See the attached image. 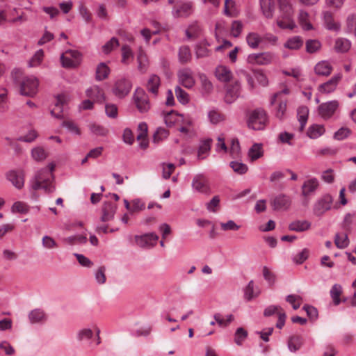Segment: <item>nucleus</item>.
<instances>
[{
    "label": "nucleus",
    "mask_w": 356,
    "mask_h": 356,
    "mask_svg": "<svg viewBox=\"0 0 356 356\" xmlns=\"http://www.w3.org/2000/svg\"><path fill=\"white\" fill-rule=\"evenodd\" d=\"M55 169V164L50 163L46 168L38 170L34 177L32 188L34 190L42 189L47 193H52L55 190L53 185V172Z\"/></svg>",
    "instance_id": "obj_1"
},
{
    "label": "nucleus",
    "mask_w": 356,
    "mask_h": 356,
    "mask_svg": "<svg viewBox=\"0 0 356 356\" xmlns=\"http://www.w3.org/2000/svg\"><path fill=\"white\" fill-rule=\"evenodd\" d=\"M268 122L266 112L261 108H256L249 112L247 124L249 128L254 130H263Z\"/></svg>",
    "instance_id": "obj_2"
},
{
    "label": "nucleus",
    "mask_w": 356,
    "mask_h": 356,
    "mask_svg": "<svg viewBox=\"0 0 356 356\" xmlns=\"http://www.w3.org/2000/svg\"><path fill=\"white\" fill-rule=\"evenodd\" d=\"M281 17L277 20L278 26L282 29L292 30L296 27V23L293 19V10L291 5L289 3L284 4L280 3Z\"/></svg>",
    "instance_id": "obj_3"
},
{
    "label": "nucleus",
    "mask_w": 356,
    "mask_h": 356,
    "mask_svg": "<svg viewBox=\"0 0 356 356\" xmlns=\"http://www.w3.org/2000/svg\"><path fill=\"white\" fill-rule=\"evenodd\" d=\"M173 5L172 15L175 18L187 17L193 13V3L188 1L168 0Z\"/></svg>",
    "instance_id": "obj_4"
},
{
    "label": "nucleus",
    "mask_w": 356,
    "mask_h": 356,
    "mask_svg": "<svg viewBox=\"0 0 356 356\" xmlns=\"http://www.w3.org/2000/svg\"><path fill=\"white\" fill-rule=\"evenodd\" d=\"M334 197L329 193L321 196L313 205V213L317 217L323 216L332 209Z\"/></svg>",
    "instance_id": "obj_5"
},
{
    "label": "nucleus",
    "mask_w": 356,
    "mask_h": 356,
    "mask_svg": "<svg viewBox=\"0 0 356 356\" xmlns=\"http://www.w3.org/2000/svg\"><path fill=\"white\" fill-rule=\"evenodd\" d=\"M39 81L33 76H26L22 80L20 83V93L22 95L33 97L38 90Z\"/></svg>",
    "instance_id": "obj_6"
},
{
    "label": "nucleus",
    "mask_w": 356,
    "mask_h": 356,
    "mask_svg": "<svg viewBox=\"0 0 356 356\" xmlns=\"http://www.w3.org/2000/svg\"><path fill=\"white\" fill-rule=\"evenodd\" d=\"M131 88V81L128 78L121 76L115 81L112 92L117 97L122 99L128 95Z\"/></svg>",
    "instance_id": "obj_7"
},
{
    "label": "nucleus",
    "mask_w": 356,
    "mask_h": 356,
    "mask_svg": "<svg viewBox=\"0 0 356 356\" xmlns=\"http://www.w3.org/2000/svg\"><path fill=\"white\" fill-rule=\"evenodd\" d=\"M339 108V102L337 100H330L321 104L317 111L318 115L325 120L332 118Z\"/></svg>",
    "instance_id": "obj_8"
},
{
    "label": "nucleus",
    "mask_w": 356,
    "mask_h": 356,
    "mask_svg": "<svg viewBox=\"0 0 356 356\" xmlns=\"http://www.w3.org/2000/svg\"><path fill=\"white\" fill-rule=\"evenodd\" d=\"M275 58V54L270 51L253 53L248 56L247 62L251 65H268L273 62Z\"/></svg>",
    "instance_id": "obj_9"
},
{
    "label": "nucleus",
    "mask_w": 356,
    "mask_h": 356,
    "mask_svg": "<svg viewBox=\"0 0 356 356\" xmlns=\"http://www.w3.org/2000/svg\"><path fill=\"white\" fill-rule=\"evenodd\" d=\"M134 102L140 113H146L150 108V102L148 95L145 90L140 88H137L133 95Z\"/></svg>",
    "instance_id": "obj_10"
},
{
    "label": "nucleus",
    "mask_w": 356,
    "mask_h": 356,
    "mask_svg": "<svg viewBox=\"0 0 356 356\" xmlns=\"http://www.w3.org/2000/svg\"><path fill=\"white\" fill-rule=\"evenodd\" d=\"M60 60L64 67H76L81 63V54L76 50H67L62 54Z\"/></svg>",
    "instance_id": "obj_11"
},
{
    "label": "nucleus",
    "mask_w": 356,
    "mask_h": 356,
    "mask_svg": "<svg viewBox=\"0 0 356 356\" xmlns=\"http://www.w3.org/2000/svg\"><path fill=\"white\" fill-rule=\"evenodd\" d=\"M191 186L193 191L204 195H209L212 193L209 181L202 174L196 175L193 177Z\"/></svg>",
    "instance_id": "obj_12"
},
{
    "label": "nucleus",
    "mask_w": 356,
    "mask_h": 356,
    "mask_svg": "<svg viewBox=\"0 0 356 356\" xmlns=\"http://www.w3.org/2000/svg\"><path fill=\"white\" fill-rule=\"evenodd\" d=\"M159 239V236L154 233H148L143 235H136L135 241L136 244L142 248H151L154 247Z\"/></svg>",
    "instance_id": "obj_13"
},
{
    "label": "nucleus",
    "mask_w": 356,
    "mask_h": 356,
    "mask_svg": "<svg viewBox=\"0 0 356 356\" xmlns=\"http://www.w3.org/2000/svg\"><path fill=\"white\" fill-rule=\"evenodd\" d=\"M341 79L342 74L341 73L334 74L330 80L318 86V92L323 94H330L333 92L337 89Z\"/></svg>",
    "instance_id": "obj_14"
},
{
    "label": "nucleus",
    "mask_w": 356,
    "mask_h": 356,
    "mask_svg": "<svg viewBox=\"0 0 356 356\" xmlns=\"http://www.w3.org/2000/svg\"><path fill=\"white\" fill-rule=\"evenodd\" d=\"M28 319L32 325H44L48 320V315L44 309L35 308L29 312Z\"/></svg>",
    "instance_id": "obj_15"
},
{
    "label": "nucleus",
    "mask_w": 356,
    "mask_h": 356,
    "mask_svg": "<svg viewBox=\"0 0 356 356\" xmlns=\"http://www.w3.org/2000/svg\"><path fill=\"white\" fill-rule=\"evenodd\" d=\"M291 204V197L285 194H279L271 200V205L275 211H286Z\"/></svg>",
    "instance_id": "obj_16"
},
{
    "label": "nucleus",
    "mask_w": 356,
    "mask_h": 356,
    "mask_svg": "<svg viewBox=\"0 0 356 356\" xmlns=\"http://www.w3.org/2000/svg\"><path fill=\"white\" fill-rule=\"evenodd\" d=\"M94 332H95L97 336L98 337L97 343L99 344L100 343V330L95 325H93L91 327H83L78 330V332H76V339L79 341L89 340L92 338L94 335Z\"/></svg>",
    "instance_id": "obj_17"
},
{
    "label": "nucleus",
    "mask_w": 356,
    "mask_h": 356,
    "mask_svg": "<svg viewBox=\"0 0 356 356\" xmlns=\"http://www.w3.org/2000/svg\"><path fill=\"white\" fill-rule=\"evenodd\" d=\"M241 91V83L236 81L234 83L227 86L225 95V101L227 104H232L239 97Z\"/></svg>",
    "instance_id": "obj_18"
},
{
    "label": "nucleus",
    "mask_w": 356,
    "mask_h": 356,
    "mask_svg": "<svg viewBox=\"0 0 356 356\" xmlns=\"http://www.w3.org/2000/svg\"><path fill=\"white\" fill-rule=\"evenodd\" d=\"M161 85V81L160 77L155 74H152L147 79L145 88L148 92L152 94L153 96L156 97L159 95Z\"/></svg>",
    "instance_id": "obj_19"
},
{
    "label": "nucleus",
    "mask_w": 356,
    "mask_h": 356,
    "mask_svg": "<svg viewBox=\"0 0 356 356\" xmlns=\"http://www.w3.org/2000/svg\"><path fill=\"white\" fill-rule=\"evenodd\" d=\"M178 79L180 84L187 88H191L195 85L193 72L189 68L180 70L178 72Z\"/></svg>",
    "instance_id": "obj_20"
},
{
    "label": "nucleus",
    "mask_w": 356,
    "mask_h": 356,
    "mask_svg": "<svg viewBox=\"0 0 356 356\" xmlns=\"http://www.w3.org/2000/svg\"><path fill=\"white\" fill-rule=\"evenodd\" d=\"M7 178L17 189H21L24 185V173L23 170H10L7 174Z\"/></svg>",
    "instance_id": "obj_21"
},
{
    "label": "nucleus",
    "mask_w": 356,
    "mask_h": 356,
    "mask_svg": "<svg viewBox=\"0 0 356 356\" xmlns=\"http://www.w3.org/2000/svg\"><path fill=\"white\" fill-rule=\"evenodd\" d=\"M322 19L323 21V24L327 29L336 32L340 31V24L334 20L333 15L330 12H323L322 14Z\"/></svg>",
    "instance_id": "obj_22"
},
{
    "label": "nucleus",
    "mask_w": 356,
    "mask_h": 356,
    "mask_svg": "<svg viewBox=\"0 0 356 356\" xmlns=\"http://www.w3.org/2000/svg\"><path fill=\"white\" fill-rule=\"evenodd\" d=\"M86 94L94 102H102L105 99L104 92L98 86H92L88 88Z\"/></svg>",
    "instance_id": "obj_23"
},
{
    "label": "nucleus",
    "mask_w": 356,
    "mask_h": 356,
    "mask_svg": "<svg viewBox=\"0 0 356 356\" xmlns=\"http://www.w3.org/2000/svg\"><path fill=\"white\" fill-rule=\"evenodd\" d=\"M117 210V205L111 202H105L102 208L101 220L108 222L114 218Z\"/></svg>",
    "instance_id": "obj_24"
},
{
    "label": "nucleus",
    "mask_w": 356,
    "mask_h": 356,
    "mask_svg": "<svg viewBox=\"0 0 356 356\" xmlns=\"http://www.w3.org/2000/svg\"><path fill=\"white\" fill-rule=\"evenodd\" d=\"M67 101V97L65 95H58L54 107L51 111V115L56 118H60L63 116L64 104Z\"/></svg>",
    "instance_id": "obj_25"
},
{
    "label": "nucleus",
    "mask_w": 356,
    "mask_h": 356,
    "mask_svg": "<svg viewBox=\"0 0 356 356\" xmlns=\"http://www.w3.org/2000/svg\"><path fill=\"white\" fill-rule=\"evenodd\" d=\"M185 117L184 115L171 111L164 115V122L168 127L178 126L184 120Z\"/></svg>",
    "instance_id": "obj_26"
},
{
    "label": "nucleus",
    "mask_w": 356,
    "mask_h": 356,
    "mask_svg": "<svg viewBox=\"0 0 356 356\" xmlns=\"http://www.w3.org/2000/svg\"><path fill=\"white\" fill-rule=\"evenodd\" d=\"M260 8L263 15L267 18L273 16L275 3L274 0H259Z\"/></svg>",
    "instance_id": "obj_27"
},
{
    "label": "nucleus",
    "mask_w": 356,
    "mask_h": 356,
    "mask_svg": "<svg viewBox=\"0 0 356 356\" xmlns=\"http://www.w3.org/2000/svg\"><path fill=\"white\" fill-rule=\"evenodd\" d=\"M178 131L186 136H191L194 131L193 129V120L191 117L186 116L179 125L177 126Z\"/></svg>",
    "instance_id": "obj_28"
},
{
    "label": "nucleus",
    "mask_w": 356,
    "mask_h": 356,
    "mask_svg": "<svg viewBox=\"0 0 356 356\" xmlns=\"http://www.w3.org/2000/svg\"><path fill=\"white\" fill-rule=\"evenodd\" d=\"M312 223L307 220H298L291 222L289 225V229L291 231L297 232H302L309 230L311 228Z\"/></svg>",
    "instance_id": "obj_29"
},
{
    "label": "nucleus",
    "mask_w": 356,
    "mask_h": 356,
    "mask_svg": "<svg viewBox=\"0 0 356 356\" xmlns=\"http://www.w3.org/2000/svg\"><path fill=\"white\" fill-rule=\"evenodd\" d=\"M318 187V181L316 178H312L304 182L302 186V195L308 196L314 193Z\"/></svg>",
    "instance_id": "obj_30"
},
{
    "label": "nucleus",
    "mask_w": 356,
    "mask_h": 356,
    "mask_svg": "<svg viewBox=\"0 0 356 356\" xmlns=\"http://www.w3.org/2000/svg\"><path fill=\"white\" fill-rule=\"evenodd\" d=\"M211 145V139H205L200 141L198 149H197V159L203 160L205 159L210 152Z\"/></svg>",
    "instance_id": "obj_31"
},
{
    "label": "nucleus",
    "mask_w": 356,
    "mask_h": 356,
    "mask_svg": "<svg viewBox=\"0 0 356 356\" xmlns=\"http://www.w3.org/2000/svg\"><path fill=\"white\" fill-rule=\"evenodd\" d=\"M216 78L222 82H228L232 78V73L229 67L220 65L216 69Z\"/></svg>",
    "instance_id": "obj_32"
},
{
    "label": "nucleus",
    "mask_w": 356,
    "mask_h": 356,
    "mask_svg": "<svg viewBox=\"0 0 356 356\" xmlns=\"http://www.w3.org/2000/svg\"><path fill=\"white\" fill-rule=\"evenodd\" d=\"M298 23L305 31H309L314 29L313 25L310 20V16L307 12L301 10L298 14Z\"/></svg>",
    "instance_id": "obj_33"
},
{
    "label": "nucleus",
    "mask_w": 356,
    "mask_h": 356,
    "mask_svg": "<svg viewBox=\"0 0 356 356\" xmlns=\"http://www.w3.org/2000/svg\"><path fill=\"white\" fill-rule=\"evenodd\" d=\"M314 70L318 75L329 76L332 71V66L327 60H322L315 65Z\"/></svg>",
    "instance_id": "obj_34"
},
{
    "label": "nucleus",
    "mask_w": 356,
    "mask_h": 356,
    "mask_svg": "<svg viewBox=\"0 0 356 356\" xmlns=\"http://www.w3.org/2000/svg\"><path fill=\"white\" fill-rule=\"evenodd\" d=\"M138 70L141 73H145L149 67V60L145 51L140 48L137 56Z\"/></svg>",
    "instance_id": "obj_35"
},
{
    "label": "nucleus",
    "mask_w": 356,
    "mask_h": 356,
    "mask_svg": "<svg viewBox=\"0 0 356 356\" xmlns=\"http://www.w3.org/2000/svg\"><path fill=\"white\" fill-rule=\"evenodd\" d=\"M325 127L323 124H313L307 129V135L312 139H316L324 134Z\"/></svg>",
    "instance_id": "obj_36"
},
{
    "label": "nucleus",
    "mask_w": 356,
    "mask_h": 356,
    "mask_svg": "<svg viewBox=\"0 0 356 356\" xmlns=\"http://www.w3.org/2000/svg\"><path fill=\"white\" fill-rule=\"evenodd\" d=\"M248 45L252 49L259 48L262 42L261 36L256 32H250L246 35Z\"/></svg>",
    "instance_id": "obj_37"
},
{
    "label": "nucleus",
    "mask_w": 356,
    "mask_h": 356,
    "mask_svg": "<svg viewBox=\"0 0 356 356\" xmlns=\"http://www.w3.org/2000/svg\"><path fill=\"white\" fill-rule=\"evenodd\" d=\"M86 235L76 234L70 236L65 237L63 239L64 243L69 245H83L87 242Z\"/></svg>",
    "instance_id": "obj_38"
},
{
    "label": "nucleus",
    "mask_w": 356,
    "mask_h": 356,
    "mask_svg": "<svg viewBox=\"0 0 356 356\" xmlns=\"http://www.w3.org/2000/svg\"><path fill=\"white\" fill-rule=\"evenodd\" d=\"M309 115V108L306 106H301L297 110V116L300 122V131H302L307 124Z\"/></svg>",
    "instance_id": "obj_39"
},
{
    "label": "nucleus",
    "mask_w": 356,
    "mask_h": 356,
    "mask_svg": "<svg viewBox=\"0 0 356 356\" xmlns=\"http://www.w3.org/2000/svg\"><path fill=\"white\" fill-rule=\"evenodd\" d=\"M303 45V40L300 36H293L289 38L284 44V47L291 50H298Z\"/></svg>",
    "instance_id": "obj_40"
},
{
    "label": "nucleus",
    "mask_w": 356,
    "mask_h": 356,
    "mask_svg": "<svg viewBox=\"0 0 356 356\" xmlns=\"http://www.w3.org/2000/svg\"><path fill=\"white\" fill-rule=\"evenodd\" d=\"M264 155V149L261 143H254L248 151V157L252 161L259 159Z\"/></svg>",
    "instance_id": "obj_41"
},
{
    "label": "nucleus",
    "mask_w": 356,
    "mask_h": 356,
    "mask_svg": "<svg viewBox=\"0 0 356 356\" xmlns=\"http://www.w3.org/2000/svg\"><path fill=\"white\" fill-rule=\"evenodd\" d=\"M351 47V42L349 40L343 38H339L335 40L334 49L337 52H347Z\"/></svg>",
    "instance_id": "obj_42"
},
{
    "label": "nucleus",
    "mask_w": 356,
    "mask_h": 356,
    "mask_svg": "<svg viewBox=\"0 0 356 356\" xmlns=\"http://www.w3.org/2000/svg\"><path fill=\"white\" fill-rule=\"evenodd\" d=\"M334 243L339 249L347 248L350 243L348 234L344 232L337 233L334 236Z\"/></svg>",
    "instance_id": "obj_43"
},
{
    "label": "nucleus",
    "mask_w": 356,
    "mask_h": 356,
    "mask_svg": "<svg viewBox=\"0 0 356 356\" xmlns=\"http://www.w3.org/2000/svg\"><path fill=\"white\" fill-rule=\"evenodd\" d=\"M259 294V290L254 284L252 280L250 281L244 291L245 298L248 300H250L252 298L258 296Z\"/></svg>",
    "instance_id": "obj_44"
},
{
    "label": "nucleus",
    "mask_w": 356,
    "mask_h": 356,
    "mask_svg": "<svg viewBox=\"0 0 356 356\" xmlns=\"http://www.w3.org/2000/svg\"><path fill=\"white\" fill-rule=\"evenodd\" d=\"M31 157L36 161H42L47 157V152L43 147L37 146L31 149Z\"/></svg>",
    "instance_id": "obj_45"
},
{
    "label": "nucleus",
    "mask_w": 356,
    "mask_h": 356,
    "mask_svg": "<svg viewBox=\"0 0 356 356\" xmlns=\"http://www.w3.org/2000/svg\"><path fill=\"white\" fill-rule=\"evenodd\" d=\"M110 73L109 67L104 63L99 64L96 70V79L102 81L108 77Z\"/></svg>",
    "instance_id": "obj_46"
},
{
    "label": "nucleus",
    "mask_w": 356,
    "mask_h": 356,
    "mask_svg": "<svg viewBox=\"0 0 356 356\" xmlns=\"http://www.w3.org/2000/svg\"><path fill=\"white\" fill-rule=\"evenodd\" d=\"M303 343L302 338L300 336H292L288 341V348L290 351L296 352L300 348Z\"/></svg>",
    "instance_id": "obj_47"
},
{
    "label": "nucleus",
    "mask_w": 356,
    "mask_h": 356,
    "mask_svg": "<svg viewBox=\"0 0 356 356\" xmlns=\"http://www.w3.org/2000/svg\"><path fill=\"white\" fill-rule=\"evenodd\" d=\"M342 293V287L339 284H335L330 289V294L335 305H338L341 302L340 296Z\"/></svg>",
    "instance_id": "obj_48"
},
{
    "label": "nucleus",
    "mask_w": 356,
    "mask_h": 356,
    "mask_svg": "<svg viewBox=\"0 0 356 356\" xmlns=\"http://www.w3.org/2000/svg\"><path fill=\"white\" fill-rule=\"evenodd\" d=\"M122 63L128 65L134 58V54L128 45H123L122 47Z\"/></svg>",
    "instance_id": "obj_49"
},
{
    "label": "nucleus",
    "mask_w": 356,
    "mask_h": 356,
    "mask_svg": "<svg viewBox=\"0 0 356 356\" xmlns=\"http://www.w3.org/2000/svg\"><path fill=\"white\" fill-rule=\"evenodd\" d=\"M178 57L179 62L182 64L189 62L191 59L189 48L186 46L181 47L179 50Z\"/></svg>",
    "instance_id": "obj_50"
},
{
    "label": "nucleus",
    "mask_w": 356,
    "mask_h": 356,
    "mask_svg": "<svg viewBox=\"0 0 356 356\" xmlns=\"http://www.w3.org/2000/svg\"><path fill=\"white\" fill-rule=\"evenodd\" d=\"M44 58V51L42 49L38 50L29 61V67H35L39 66Z\"/></svg>",
    "instance_id": "obj_51"
},
{
    "label": "nucleus",
    "mask_w": 356,
    "mask_h": 356,
    "mask_svg": "<svg viewBox=\"0 0 356 356\" xmlns=\"http://www.w3.org/2000/svg\"><path fill=\"white\" fill-rule=\"evenodd\" d=\"M247 337L248 332L243 327H238L234 333V342L236 345L241 346Z\"/></svg>",
    "instance_id": "obj_52"
},
{
    "label": "nucleus",
    "mask_w": 356,
    "mask_h": 356,
    "mask_svg": "<svg viewBox=\"0 0 356 356\" xmlns=\"http://www.w3.org/2000/svg\"><path fill=\"white\" fill-rule=\"evenodd\" d=\"M0 350L6 356H15L16 353L15 348L6 340L0 341Z\"/></svg>",
    "instance_id": "obj_53"
},
{
    "label": "nucleus",
    "mask_w": 356,
    "mask_h": 356,
    "mask_svg": "<svg viewBox=\"0 0 356 356\" xmlns=\"http://www.w3.org/2000/svg\"><path fill=\"white\" fill-rule=\"evenodd\" d=\"M88 128L92 134L97 136H104L108 133V130L107 129L102 125L93 122L88 124Z\"/></svg>",
    "instance_id": "obj_54"
},
{
    "label": "nucleus",
    "mask_w": 356,
    "mask_h": 356,
    "mask_svg": "<svg viewBox=\"0 0 356 356\" xmlns=\"http://www.w3.org/2000/svg\"><path fill=\"white\" fill-rule=\"evenodd\" d=\"M213 318L219 326L227 327L234 321V316L232 314H228L225 318H222V316L218 313L214 314Z\"/></svg>",
    "instance_id": "obj_55"
},
{
    "label": "nucleus",
    "mask_w": 356,
    "mask_h": 356,
    "mask_svg": "<svg viewBox=\"0 0 356 356\" xmlns=\"http://www.w3.org/2000/svg\"><path fill=\"white\" fill-rule=\"evenodd\" d=\"M154 26V29L150 30L149 29H143L141 30L140 33L142 36L144 38L147 42H149L151 39L152 35L157 34L160 32V26L158 23L154 22L153 24Z\"/></svg>",
    "instance_id": "obj_56"
},
{
    "label": "nucleus",
    "mask_w": 356,
    "mask_h": 356,
    "mask_svg": "<svg viewBox=\"0 0 356 356\" xmlns=\"http://www.w3.org/2000/svg\"><path fill=\"white\" fill-rule=\"evenodd\" d=\"M352 134V131L346 127H341L334 134V138L337 140H343L348 138Z\"/></svg>",
    "instance_id": "obj_57"
},
{
    "label": "nucleus",
    "mask_w": 356,
    "mask_h": 356,
    "mask_svg": "<svg viewBox=\"0 0 356 356\" xmlns=\"http://www.w3.org/2000/svg\"><path fill=\"white\" fill-rule=\"evenodd\" d=\"M175 92L177 100L182 104H186L189 102L188 94L181 89L179 86H177Z\"/></svg>",
    "instance_id": "obj_58"
},
{
    "label": "nucleus",
    "mask_w": 356,
    "mask_h": 356,
    "mask_svg": "<svg viewBox=\"0 0 356 356\" xmlns=\"http://www.w3.org/2000/svg\"><path fill=\"white\" fill-rule=\"evenodd\" d=\"M119 46L118 40L113 37L109 41H108L104 45L102 46V51L105 54H108L115 48Z\"/></svg>",
    "instance_id": "obj_59"
},
{
    "label": "nucleus",
    "mask_w": 356,
    "mask_h": 356,
    "mask_svg": "<svg viewBox=\"0 0 356 356\" xmlns=\"http://www.w3.org/2000/svg\"><path fill=\"white\" fill-rule=\"evenodd\" d=\"M321 47V43L317 40H309L306 42V51L309 54L316 53Z\"/></svg>",
    "instance_id": "obj_60"
},
{
    "label": "nucleus",
    "mask_w": 356,
    "mask_h": 356,
    "mask_svg": "<svg viewBox=\"0 0 356 356\" xmlns=\"http://www.w3.org/2000/svg\"><path fill=\"white\" fill-rule=\"evenodd\" d=\"M8 101L7 89L4 87H0V111H5L8 108Z\"/></svg>",
    "instance_id": "obj_61"
},
{
    "label": "nucleus",
    "mask_w": 356,
    "mask_h": 356,
    "mask_svg": "<svg viewBox=\"0 0 356 356\" xmlns=\"http://www.w3.org/2000/svg\"><path fill=\"white\" fill-rule=\"evenodd\" d=\"M62 126L65 127L70 134L73 135H81V131L78 126L72 121H64Z\"/></svg>",
    "instance_id": "obj_62"
},
{
    "label": "nucleus",
    "mask_w": 356,
    "mask_h": 356,
    "mask_svg": "<svg viewBox=\"0 0 356 356\" xmlns=\"http://www.w3.org/2000/svg\"><path fill=\"white\" fill-rule=\"evenodd\" d=\"M286 300L291 305L294 310H296L300 307L302 298L298 295H289L286 296Z\"/></svg>",
    "instance_id": "obj_63"
},
{
    "label": "nucleus",
    "mask_w": 356,
    "mask_h": 356,
    "mask_svg": "<svg viewBox=\"0 0 356 356\" xmlns=\"http://www.w3.org/2000/svg\"><path fill=\"white\" fill-rule=\"evenodd\" d=\"M346 24L348 31H352L353 30L354 35L356 37V13L348 16Z\"/></svg>",
    "instance_id": "obj_64"
}]
</instances>
